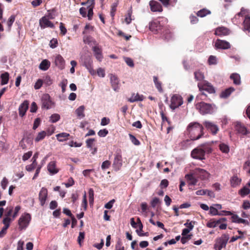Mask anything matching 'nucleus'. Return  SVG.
I'll return each mask as SVG.
<instances>
[{
    "label": "nucleus",
    "instance_id": "nucleus-36",
    "mask_svg": "<svg viewBox=\"0 0 250 250\" xmlns=\"http://www.w3.org/2000/svg\"><path fill=\"white\" fill-rule=\"evenodd\" d=\"M230 47V43L224 40H220V49H227Z\"/></svg>",
    "mask_w": 250,
    "mask_h": 250
},
{
    "label": "nucleus",
    "instance_id": "nucleus-47",
    "mask_svg": "<svg viewBox=\"0 0 250 250\" xmlns=\"http://www.w3.org/2000/svg\"><path fill=\"white\" fill-rule=\"evenodd\" d=\"M129 138L131 142L136 146H138L140 144V141L132 134H129Z\"/></svg>",
    "mask_w": 250,
    "mask_h": 250
},
{
    "label": "nucleus",
    "instance_id": "nucleus-52",
    "mask_svg": "<svg viewBox=\"0 0 250 250\" xmlns=\"http://www.w3.org/2000/svg\"><path fill=\"white\" fill-rule=\"evenodd\" d=\"M149 222L153 225H156L158 227L163 229H165L164 225L162 222L157 221L156 223H155V221L152 218L149 219Z\"/></svg>",
    "mask_w": 250,
    "mask_h": 250
},
{
    "label": "nucleus",
    "instance_id": "nucleus-56",
    "mask_svg": "<svg viewBox=\"0 0 250 250\" xmlns=\"http://www.w3.org/2000/svg\"><path fill=\"white\" fill-rule=\"evenodd\" d=\"M85 236V234L84 232H80L79 235L78 237V242L79 244L81 246L82 242L83 241Z\"/></svg>",
    "mask_w": 250,
    "mask_h": 250
},
{
    "label": "nucleus",
    "instance_id": "nucleus-60",
    "mask_svg": "<svg viewBox=\"0 0 250 250\" xmlns=\"http://www.w3.org/2000/svg\"><path fill=\"white\" fill-rule=\"evenodd\" d=\"M87 15L86 16L88 17L89 20H91L92 19L93 12V7H91L90 6L87 7Z\"/></svg>",
    "mask_w": 250,
    "mask_h": 250
},
{
    "label": "nucleus",
    "instance_id": "nucleus-64",
    "mask_svg": "<svg viewBox=\"0 0 250 250\" xmlns=\"http://www.w3.org/2000/svg\"><path fill=\"white\" fill-rule=\"evenodd\" d=\"M43 84V81L41 79H39L38 80V81L36 82V83H35V85H34V88L35 89H40L42 85Z\"/></svg>",
    "mask_w": 250,
    "mask_h": 250
},
{
    "label": "nucleus",
    "instance_id": "nucleus-17",
    "mask_svg": "<svg viewBox=\"0 0 250 250\" xmlns=\"http://www.w3.org/2000/svg\"><path fill=\"white\" fill-rule=\"evenodd\" d=\"M55 65L60 69H63L64 68L65 61L63 57L61 55H57L55 58Z\"/></svg>",
    "mask_w": 250,
    "mask_h": 250
},
{
    "label": "nucleus",
    "instance_id": "nucleus-62",
    "mask_svg": "<svg viewBox=\"0 0 250 250\" xmlns=\"http://www.w3.org/2000/svg\"><path fill=\"white\" fill-rule=\"evenodd\" d=\"M60 29L61 30V34L62 35L64 36L67 32V30L62 22H61L60 24Z\"/></svg>",
    "mask_w": 250,
    "mask_h": 250
},
{
    "label": "nucleus",
    "instance_id": "nucleus-38",
    "mask_svg": "<svg viewBox=\"0 0 250 250\" xmlns=\"http://www.w3.org/2000/svg\"><path fill=\"white\" fill-rule=\"evenodd\" d=\"M220 150L222 152L228 154L229 151V146L225 144H220Z\"/></svg>",
    "mask_w": 250,
    "mask_h": 250
},
{
    "label": "nucleus",
    "instance_id": "nucleus-10",
    "mask_svg": "<svg viewBox=\"0 0 250 250\" xmlns=\"http://www.w3.org/2000/svg\"><path fill=\"white\" fill-rule=\"evenodd\" d=\"M198 87L200 91H206L209 93H213L215 92V90L213 87L211 85L208 83H198Z\"/></svg>",
    "mask_w": 250,
    "mask_h": 250
},
{
    "label": "nucleus",
    "instance_id": "nucleus-32",
    "mask_svg": "<svg viewBox=\"0 0 250 250\" xmlns=\"http://www.w3.org/2000/svg\"><path fill=\"white\" fill-rule=\"evenodd\" d=\"M194 78L197 81H202L204 78V74L200 70H198L194 72Z\"/></svg>",
    "mask_w": 250,
    "mask_h": 250
},
{
    "label": "nucleus",
    "instance_id": "nucleus-39",
    "mask_svg": "<svg viewBox=\"0 0 250 250\" xmlns=\"http://www.w3.org/2000/svg\"><path fill=\"white\" fill-rule=\"evenodd\" d=\"M46 135V132L44 131H41L38 133L37 137L35 139L36 142H38L41 140H43Z\"/></svg>",
    "mask_w": 250,
    "mask_h": 250
},
{
    "label": "nucleus",
    "instance_id": "nucleus-61",
    "mask_svg": "<svg viewBox=\"0 0 250 250\" xmlns=\"http://www.w3.org/2000/svg\"><path fill=\"white\" fill-rule=\"evenodd\" d=\"M191 234H188L186 236H182L181 239V243L183 244L186 243L188 240L191 238Z\"/></svg>",
    "mask_w": 250,
    "mask_h": 250
},
{
    "label": "nucleus",
    "instance_id": "nucleus-45",
    "mask_svg": "<svg viewBox=\"0 0 250 250\" xmlns=\"http://www.w3.org/2000/svg\"><path fill=\"white\" fill-rule=\"evenodd\" d=\"M35 161H33L31 164L26 166L25 169L27 171H29V172L32 171L36 168L37 165H36L35 164Z\"/></svg>",
    "mask_w": 250,
    "mask_h": 250
},
{
    "label": "nucleus",
    "instance_id": "nucleus-30",
    "mask_svg": "<svg viewBox=\"0 0 250 250\" xmlns=\"http://www.w3.org/2000/svg\"><path fill=\"white\" fill-rule=\"evenodd\" d=\"M186 178L188 181H189V185H195L197 183V180L195 178V177L190 174H186L185 176Z\"/></svg>",
    "mask_w": 250,
    "mask_h": 250
},
{
    "label": "nucleus",
    "instance_id": "nucleus-49",
    "mask_svg": "<svg viewBox=\"0 0 250 250\" xmlns=\"http://www.w3.org/2000/svg\"><path fill=\"white\" fill-rule=\"evenodd\" d=\"M42 81L43 83H44L45 84L47 85H50L53 83V80L51 79V77L48 75L46 76L44 78L43 80Z\"/></svg>",
    "mask_w": 250,
    "mask_h": 250
},
{
    "label": "nucleus",
    "instance_id": "nucleus-63",
    "mask_svg": "<svg viewBox=\"0 0 250 250\" xmlns=\"http://www.w3.org/2000/svg\"><path fill=\"white\" fill-rule=\"evenodd\" d=\"M111 165V162L108 160H106L103 162L101 167L103 169L108 168Z\"/></svg>",
    "mask_w": 250,
    "mask_h": 250
},
{
    "label": "nucleus",
    "instance_id": "nucleus-43",
    "mask_svg": "<svg viewBox=\"0 0 250 250\" xmlns=\"http://www.w3.org/2000/svg\"><path fill=\"white\" fill-rule=\"evenodd\" d=\"M89 201L90 204H93L94 202V192L92 188H90L88 191Z\"/></svg>",
    "mask_w": 250,
    "mask_h": 250
},
{
    "label": "nucleus",
    "instance_id": "nucleus-2",
    "mask_svg": "<svg viewBox=\"0 0 250 250\" xmlns=\"http://www.w3.org/2000/svg\"><path fill=\"white\" fill-rule=\"evenodd\" d=\"M203 129V125L197 122L190 123L187 127V131L192 140H196L201 138L204 134Z\"/></svg>",
    "mask_w": 250,
    "mask_h": 250
},
{
    "label": "nucleus",
    "instance_id": "nucleus-46",
    "mask_svg": "<svg viewBox=\"0 0 250 250\" xmlns=\"http://www.w3.org/2000/svg\"><path fill=\"white\" fill-rule=\"evenodd\" d=\"M67 80L66 79H63L60 83V86L62 87V92L63 93L65 91V88L67 84Z\"/></svg>",
    "mask_w": 250,
    "mask_h": 250
},
{
    "label": "nucleus",
    "instance_id": "nucleus-5",
    "mask_svg": "<svg viewBox=\"0 0 250 250\" xmlns=\"http://www.w3.org/2000/svg\"><path fill=\"white\" fill-rule=\"evenodd\" d=\"M31 215L29 213L22 215L18 220L19 229L22 230L26 229L31 221Z\"/></svg>",
    "mask_w": 250,
    "mask_h": 250
},
{
    "label": "nucleus",
    "instance_id": "nucleus-59",
    "mask_svg": "<svg viewBox=\"0 0 250 250\" xmlns=\"http://www.w3.org/2000/svg\"><path fill=\"white\" fill-rule=\"evenodd\" d=\"M25 141L26 143H28V139H22L19 143V146H20L22 149H26L27 148L26 145L25 144Z\"/></svg>",
    "mask_w": 250,
    "mask_h": 250
},
{
    "label": "nucleus",
    "instance_id": "nucleus-48",
    "mask_svg": "<svg viewBox=\"0 0 250 250\" xmlns=\"http://www.w3.org/2000/svg\"><path fill=\"white\" fill-rule=\"evenodd\" d=\"M117 35L119 37H124L126 41H128L131 38V35H127L121 30L118 32Z\"/></svg>",
    "mask_w": 250,
    "mask_h": 250
},
{
    "label": "nucleus",
    "instance_id": "nucleus-14",
    "mask_svg": "<svg viewBox=\"0 0 250 250\" xmlns=\"http://www.w3.org/2000/svg\"><path fill=\"white\" fill-rule=\"evenodd\" d=\"M40 25L42 29L46 27L54 28V24L48 19L44 16L40 20Z\"/></svg>",
    "mask_w": 250,
    "mask_h": 250
},
{
    "label": "nucleus",
    "instance_id": "nucleus-55",
    "mask_svg": "<svg viewBox=\"0 0 250 250\" xmlns=\"http://www.w3.org/2000/svg\"><path fill=\"white\" fill-rule=\"evenodd\" d=\"M15 17H16L15 15H12L8 19L7 24V25L9 27V29L11 28L12 25L13 24V22H14V21L15 20Z\"/></svg>",
    "mask_w": 250,
    "mask_h": 250
},
{
    "label": "nucleus",
    "instance_id": "nucleus-57",
    "mask_svg": "<svg viewBox=\"0 0 250 250\" xmlns=\"http://www.w3.org/2000/svg\"><path fill=\"white\" fill-rule=\"evenodd\" d=\"M58 41L56 39H52L49 42V46L52 48H56L58 45Z\"/></svg>",
    "mask_w": 250,
    "mask_h": 250
},
{
    "label": "nucleus",
    "instance_id": "nucleus-27",
    "mask_svg": "<svg viewBox=\"0 0 250 250\" xmlns=\"http://www.w3.org/2000/svg\"><path fill=\"white\" fill-rule=\"evenodd\" d=\"M70 134L69 133L63 132L57 134L56 137L59 142H63L67 140Z\"/></svg>",
    "mask_w": 250,
    "mask_h": 250
},
{
    "label": "nucleus",
    "instance_id": "nucleus-35",
    "mask_svg": "<svg viewBox=\"0 0 250 250\" xmlns=\"http://www.w3.org/2000/svg\"><path fill=\"white\" fill-rule=\"evenodd\" d=\"M84 106L83 105L80 106L76 110V114L79 118H83L84 117Z\"/></svg>",
    "mask_w": 250,
    "mask_h": 250
},
{
    "label": "nucleus",
    "instance_id": "nucleus-12",
    "mask_svg": "<svg viewBox=\"0 0 250 250\" xmlns=\"http://www.w3.org/2000/svg\"><path fill=\"white\" fill-rule=\"evenodd\" d=\"M150 10L153 12H162L163 10L161 4L154 0H150L149 2Z\"/></svg>",
    "mask_w": 250,
    "mask_h": 250
},
{
    "label": "nucleus",
    "instance_id": "nucleus-29",
    "mask_svg": "<svg viewBox=\"0 0 250 250\" xmlns=\"http://www.w3.org/2000/svg\"><path fill=\"white\" fill-rule=\"evenodd\" d=\"M229 239V236L228 234H223L221 237V239H220V250L226 247V245Z\"/></svg>",
    "mask_w": 250,
    "mask_h": 250
},
{
    "label": "nucleus",
    "instance_id": "nucleus-41",
    "mask_svg": "<svg viewBox=\"0 0 250 250\" xmlns=\"http://www.w3.org/2000/svg\"><path fill=\"white\" fill-rule=\"evenodd\" d=\"M208 62L209 65H214L217 63V58L213 55H211L209 57Z\"/></svg>",
    "mask_w": 250,
    "mask_h": 250
},
{
    "label": "nucleus",
    "instance_id": "nucleus-24",
    "mask_svg": "<svg viewBox=\"0 0 250 250\" xmlns=\"http://www.w3.org/2000/svg\"><path fill=\"white\" fill-rule=\"evenodd\" d=\"M50 66V62L46 59L42 61L39 65V68L43 71L47 70Z\"/></svg>",
    "mask_w": 250,
    "mask_h": 250
},
{
    "label": "nucleus",
    "instance_id": "nucleus-19",
    "mask_svg": "<svg viewBox=\"0 0 250 250\" xmlns=\"http://www.w3.org/2000/svg\"><path fill=\"white\" fill-rule=\"evenodd\" d=\"M235 129L238 133L242 134H246L247 132L245 126L239 122L235 123Z\"/></svg>",
    "mask_w": 250,
    "mask_h": 250
},
{
    "label": "nucleus",
    "instance_id": "nucleus-9",
    "mask_svg": "<svg viewBox=\"0 0 250 250\" xmlns=\"http://www.w3.org/2000/svg\"><path fill=\"white\" fill-rule=\"evenodd\" d=\"M248 13V10L242 8L241 11L238 13L239 15L245 16V19L244 21V30L250 31V17L246 14Z\"/></svg>",
    "mask_w": 250,
    "mask_h": 250
},
{
    "label": "nucleus",
    "instance_id": "nucleus-34",
    "mask_svg": "<svg viewBox=\"0 0 250 250\" xmlns=\"http://www.w3.org/2000/svg\"><path fill=\"white\" fill-rule=\"evenodd\" d=\"M153 81L158 91L160 93L163 92V90L162 87V83L158 80V78L157 76H153Z\"/></svg>",
    "mask_w": 250,
    "mask_h": 250
},
{
    "label": "nucleus",
    "instance_id": "nucleus-4",
    "mask_svg": "<svg viewBox=\"0 0 250 250\" xmlns=\"http://www.w3.org/2000/svg\"><path fill=\"white\" fill-rule=\"evenodd\" d=\"M196 108L203 115L210 114L213 112V107L210 104L205 102L198 103L195 104Z\"/></svg>",
    "mask_w": 250,
    "mask_h": 250
},
{
    "label": "nucleus",
    "instance_id": "nucleus-26",
    "mask_svg": "<svg viewBox=\"0 0 250 250\" xmlns=\"http://www.w3.org/2000/svg\"><path fill=\"white\" fill-rule=\"evenodd\" d=\"M84 65L88 70L90 74H93L94 73V70L92 67V61L91 59L85 61L84 62Z\"/></svg>",
    "mask_w": 250,
    "mask_h": 250
},
{
    "label": "nucleus",
    "instance_id": "nucleus-8",
    "mask_svg": "<svg viewBox=\"0 0 250 250\" xmlns=\"http://www.w3.org/2000/svg\"><path fill=\"white\" fill-rule=\"evenodd\" d=\"M183 103L182 97L179 95L175 94L171 98L170 107L174 110L181 106Z\"/></svg>",
    "mask_w": 250,
    "mask_h": 250
},
{
    "label": "nucleus",
    "instance_id": "nucleus-22",
    "mask_svg": "<svg viewBox=\"0 0 250 250\" xmlns=\"http://www.w3.org/2000/svg\"><path fill=\"white\" fill-rule=\"evenodd\" d=\"M195 172L201 179L204 180L208 178L209 173L205 170L202 168H197L195 169Z\"/></svg>",
    "mask_w": 250,
    "mask_h": 250
},
{
    "label": "nucleus",
    "instance_id": "nucleus-3",
    "mask_svg": "<svg viewBox=\"0 0 250 250\" xmlns=\"http://www.w3.org/2000/svg\"><path fill=\"white\" fill-rule=\"evenodd\" d=\"M210 143L202 144L199 146L194 148L191 153L192 158L202 160L205 159V153H210L212 152Z\"/></svg>",
    "mask_w": 250,
    "mask_h": 250
},
{
    "label": "nucleus",
    "instance_id": "nucleus-15",
    "mask_svg": "<svg viewBox=\"0 0 250 250\" xmlns=\"http://www.w3.org/2000/svg\"><path fill=\"white\" fill-rule=\"evenodd\" d=\"M206 128L213 135L216 134L218 131L217 125L209 121H205L203 123Z\"/></svg>",
    "mask_w": 250,
    "mask_h": 250
},
{
    "label": "nucleus",
    "instance_id": "nucleus-37",
    "mask_svg": "<svg viewBox=\"0 0 250 250\" xmlns=\"http://www.w3.org/2000/svg\"><path fill=\"white\" fill-rule=\"evenodd\" d=\"M250 193V189L247 186L244 187L239 191V194L241 196H245Z\"/></svg>",
    "mask_w": 250,
    "mask_h": 250
},
{
    "label": "nucleus",
    "instance_id": "nucleus-51",
    "mask_svg": "<svg viewBox=\"0 0 250 250\" xmlns=\"http://www.w3.org/2000/svg\"><path fill=\"white\" fill-rule=\"evenodd\" d=\"M95 139L93 138L88 139L86 141V146L88 148L92 149L93 146L94 142Z\"/></svg>",
    "mask_w": 250,
    "mask_h": 250
},
{
    "label": "nucleus",
    "instance_id": "nucleus-33",
    "mask_svg": "<svg viewBox=\"0 0 250 250\" xmlns=\"http://www.w3.org/2000/svg\"><path fill=\"white\" fill-rule=\"evenodd\" d=\"M1 84L4 85L8 83L9 79V74L8 72H6L1 74Z\"/></svg>",
    "mask_w": 250,
    "mask_h": 250
},
{
    "label": "nucleus",
    "instance_id": "nucleus-23",
    "mask_svg": "<svg viewBox=\"0 0 250 250\" xmlns=\"http://www.w3.org/2000/svg\"><path fill=\"white\" fill-rule=\"evenodd\" d=\"M144 100L143 95H139V94H133L130 98L128 99V101L130 103H133L137 101H142Z\"/></svg>",
    "mask_w": 250,
    "mask_h": 250
},
{
    "label": "nucleus",
    "instance_id": "nucleus-16",
    "mask_svg": "<svg viewBox=\"0 0 250 250\" xmlns=\"http://www.w3.org/2000/svg\"><path fill=\"white\" fill-rule=\"evenodd\" d=\"M110 83L112 88L115 91H118L119 89V80L118 77L113 74H110Z\"/></svg>",
    "mask_w": 250,
    "mask_h": 250
},
{
    "label": "nucleus",
    "instance_id": "nucleus-53",
    "mask_svg": "<svg viewBox=\"0 0 250 250\" xmlns=\"http://www.w3.org/2000/svg\"><path fill=\"white\" fill-rule=\"evenodd\" d=\"M161 203V201L157 197H155L151 201L150 204L153 208H155L156 206Z\"/></svg>",
    "mask_w": 250,
    "mask_h": 250
},
{
    "label": "nucleus",
    "instance_id": "nucleus-50",
    "mask_svg": "<svg viewBox=\"0 0 250 250\" xmlns=\"http://www.w3.org/2000/svg\"><path fill=\"white\" fill-rule=\"evenodd\" d=\"M60 119V116L58 114H52L50 117L51 122L53 123H56Z\"/></svg>",
    "mask_w": 250,
    "mask_h": 250
},
{
    "label": "nucleus",
    "instance_id": "nucleus-11",
    "mask_svg": "<svg viewBox=\"0 0 250 250\" xmlns=\"http://www.w3.org/2000/svg\"><path fill=\"white\" fill-rule=\"evenodd\" d=\"M42 108H45L47 109L51 107L53 104L50 100V97L49 94H44L42 98Z\"/></svg>",
    "mask_w": 250,
    "mask_h": 250
},
{
    "label": "nucleus",
    "instance_id": "nucleus-20",
    "mask_svg": "<svg viewBox=\"0 0 250 250\" xmlns=\"http://www.w3.org/2000/svg\"><path fill=\"white\" fill-rule=\"evenodd\" d=\"M241 181V179L237 175H233L230 179V185L233 188H236L240 185Z\"/></svg>",
    "mask_w": 250,
    "mask_h": 250
},
{
    "label": "nucleus",
    "instance_id": "nucleus-6",
    "mask_svg": "<svg viewBox=\"0 0 250 250\" xmlns=\"http://www.w3.org/2000/svg\"><path fill=\"white\" fill-rule=\"evenodd\" d=\"M220 215H231L232 222L236 223H242L245 224H249V221L245 219L240 218L237 215L232 214L229 211L226 210H220Z\"/></svg>",
    "mask_w": 250,
    "mask_h": 250
},
{
    "label": "nucleus",
    "instance_id": "nucleus-18",
    "mask_svg": "<svg viewBox=\"0 0 250 250\" xmlns=\"http://www.w3.org/2000/svg\"><path fill=\"white\" fill-rule=\"evenodd\" d=\"M29 102L27 100H25L21 104H20L19 108V115L23 117L25 115L26 111L28 108Z\"/></svg>",
    "mask_w": 250,
    "mask_h": 250
},
{
    "label": "nucleus",
    "instance_id": "nucleus-31",
    "mask_svg": "<svg viewBox=\"0 0 250 250\" xmlns=\"http://www.w3.org/2000/svg\"><path fill=\"white\" fill-rule=\"evenodd\" d=\"M230 78L233 81L234 84L239 85L241 83V78L238 74H232L230 76Z\"/></svg>",
    "mask_w": 250,
    "mask_h": 250
},
{
    "label": "nucleus",
    "instance_id": "nucleus-7",
    "mask_svg": "<svg viewBox=\"0 0 250 250\" xmlns=\"http://www.w3.org/2000/svg\"><path fill=\"white\" fill-rule=\"evenodd\" d=\"M123 165L122 156L121 151H116L114 154L113 167L116 171L120 169Z\"/></svg>",
    "mask_w": 250,
    "mask_h": 250
},
{
    "label": "nucleus",
    "instance_id": "nucleus-42",
    "mask_svg": "<svg viewBox=\"0 0 250 250\" xmlns=\"http://www.w3.org/2000/svg\"><path fill=\"white\" fill-rule=\"evenodd\" d=\"M210 12L209 11H208L206 9H203L200 10L197 13V15L198 17H204L206 16V15H207L208 14H210Z\"/></svg>",
    "mask_w": 250,
    "mask_h": 250
},
{
    "label": "nucleus",
    "instance_id": "nucleus-25",
    "mask_svg": "<svg viewBox=\"0 0 250 250\" xmlns=\"http://www.w3.org/2000/svg\"><path fill=\"white\" fill-rule=\"evenodd\" d=\"M93 50L94 51V55L96 59L98 61H101L103 58L101 50L97 46H94L93 47Z\"/></svg>",
    "mask_w": 250,
    "mask_h": 250
},
{
    "label": "nucleus",
    "instance_id": "nucleus-21",
    "mask_svg": "<svg viewBox=\"0 0 250 250\" xmlns=\"http://www.w3.org/2000/svg\"><path fill=\"white\" fill-rule=\"evenodd\" d=\"M47 169L48 171L52 175L57 173L59 171L58 169L56 168V162L51 161L47 165Z\"/></svg>",
    "mask_w": 250,
    "mask_h": 250
},
{
    "label": "nucleus",
    "instance_id": "nucleus-44",
    "mask_svg": "<svg viewBox=\"0 0 250 250\" xmlns=\"http://www.w3.org/2000/svg\"><path fill=\"white\" fill-rule=\"evenodd\" d=\"M11 221L12 219L10 217H5L4 218L2 221V223L4 225V227L5 228H8Z\"/></svg>",
    "mask_w": 250,
    "mask_h": 250
},
{
    "label": "nucleus",
    "instance_id": "nucleus-58",
    "mask_svg": "<svg viewBox=\"0 0 250 250\" xmlns=\"http://www.w3.org/2000/svg\"><path fill=\"white\" fill-rule=\"evenodd\" d=\"M108 133V131L106 129H101L98 132V135L101 137L106 136Z\"/></svg>",
    "mask_w": 250,
    "mask_h": 250
},
{
    "label": "nucleus",
    "instance_id": "nucleus-40",
    "mask_svg": "<svg viewBox=\"0 0 250 250\" xmlns=\"http://www.w3.org/2000/svg\"><path fill=\"white\" fill-rule=\"evenodd\" d=\"M219 224V220H210L207 224V226L210 228H214Z\"/></svg>",
    "mask_w": 250,
    "mask_h": 250
},
{
    "label": "nucleus",
    "instance_id": "nucleus-54",
    "mask_svg": "<svg viewBox=\"0 0 250 250\" xmlns=\"http://www.w3.org/2000/svg\"><path fill=\"white\" fill-rule=\"evenodd\" d=\"M82 207L84 208V210H86L87 207V202L86 199V192H84V194L83 196V200L82 203Z\"/></svg>",
    "mask_w": 250,
    "mask_h": 250
},
{
    "label": "nucleus",
    "instance_id": "nucleus-28",
    "mask_svg": "<svg viewBox=\"0 0 250 250\" xmlns=\"http://www.w3.org/2000/svg\"><path fill=\"white\" fill-rule=\"evenodd\" d=\"M234 88L232 87H230L226 89L222 92L221 97L223 98H226L228 97L234 91Z\"/></svg>",
    "mask_w": 250,
    "mask_h": 250
},
{
    "label": "nucleus",
    "instance_id": "nucleus-13",
    "mask_svg": "<svg viewBox=\"0 0 250 250\" xmlns=\"http://www.w3.org/2000/svg\"><path fill=\"white\" fill-rule=\"evenodd\" d=\"M48 195L47 189L45 188H42L39 194V199L40 201V204L43 206L45 203Z\"/></svg>",
    "mask_w": 250,
    "mask_h": 250
},
{
    "label": "nucleus",
    "instance_id": "nucleus-1",
    "mask_svg": "<svg viewBox=\"0 0 250 250\" xmlns=\"http://www.w3.org/2000/svg\"><path fill=\"white\" fill-rule=\"evenodd\" d=\"M167 20L163 17H158L149 23V28L154 34H160L165 40H168L172 37V33L167 25Z\"/></svg>",
    "mask_w": 250,
    "mask_h": 250
}]
</instances>
